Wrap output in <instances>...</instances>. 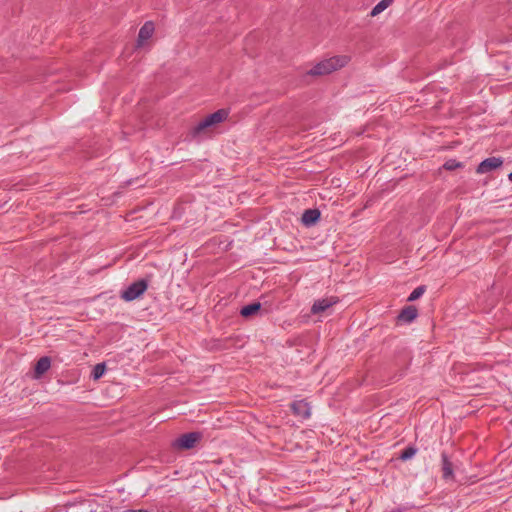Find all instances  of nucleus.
<instances>
[{
	"label": "nucleus",
	"mask_w": 512,
	"mask_h": 512,
	"mask_svg": "<svg viewBox=\"0 0 512 512\" xmlns=\"http://www.w3.org/2000/svg\"><path fill=\"white\" fill-rule=\"evenodd\" d=\"M260 308H261L260 303H252L250 305L244 306L241 309L240 314L243 317H251V316L255 315L260 310Z\"/></svg>",
	"instance_id": "f8f14e48"
},
{
	"label": "nucleus",
	"mask_w": 512,
	"mask_h": 512,
	"mask_svg": "<svg viewBox=\"0 0 512 512\" xmlns=\"http://www.w3.org/2000/svg\"><path fill=\"white\" fill-rule=\"evenodd\" d=\"M393 3V0H381L371 11L370 15L372 17H375L382 13L385 9H387L391 4Z\"/></svg>",
	"instance_id": "ddd939ff"
},
{
	"label": "nucleus",
	"mask_w": 512,
	"mask_h": 512,
	"mask_svg": "<svg viewBox=\"0 0 512 512\" xmlns=\"http://www.w3.org/2000/svg\"><path fill=\"white\" fill-rule=\"evenodd\" d=\"M320 218V212L317 209L306 210L302 215V222L305 225H311L318 221Z\"/></svg>",
	"instance_id": "9b49d317"
},
{
	"label": "nucleus",
	"mask_w": 512,
	"mask_h": 512,
	"mask_svg": "<svg viewBox=\"0 0 512 512\" xmlns=\"http://www.w3.org/2000/svg\"><path fill=\"white\" fill-rule=\"evenodd\" d=\"M229 110L219 109L216 112L207 115L191 128L190 133L193 137L211 133L218 125L228 119Z\"/></svg>",
	"instance_id": "f03ea898"
},
{
	"label": "nucleus",
	"mask_w": 512,
	"mask_h": 512,
	"mask_svg": "<svg viewBox=\"0 0 512 512\" xmlns=\"http://www.w3.org/2000/svg\"><path fill=\"white\" fill-rule=\"evenodd\" d=\"M291 409L296 416L308 418L311 415V408L308 402L304 400L294 401L291 404Z\"/></svg>",
	"instance_id": "1a4fd4ad"
},
{
	"label": "nucleus",
	"mask_w": 512,
	"mask_h": 512,
	"mask_svg": "<svg viewBox=\"0 0 512 512\" xmlns=\"http://www.w3.org/2000/svg\"><path fill=\"white\" fill-rule=\"evenodd\" d=\"M106 371V365L104 363H99L94 366L92 377L94 380L100 379Z\"/></svg>",
	"instance_id": "4468645a"
},
{
	"label": "nucleus",
	"mask_w": 512,
	"mask_h": 512,
	"mask_svg": "<svg viewBox=\"0 0 512 512\" xmlns=\"http://www.w3.org/2000/svg\"><path fill=\"white\" fill-rule=\"evenodd\" d=\"M351 60L349 54L332 55L314 63L305 75L312 78L328 76L348 66Z\"/></svg>",
	"instance_id": "f257e3e1"
},
{
	"label": "nucleus",
	"mask_w": 512,
	"mask_h": 512,
	"mask_svg": "<svg viewBox=\"0 0 512 512\" xmlns=\"http://www.w3.org/2000/svg\"><path fill=\"white\" fill-rule=\"evenodd\" d=\"M155 29L156 27L153 21L145 22L139 29V33L136 40V48L143 49L150 47L153 43Z\"/></svg>",
	"instance_id": "20e7f679"
},
{
	"label": "nucleus",
	"mask_w": 512,
	"mask_h": 512,
	"mask_svg": "<svg viewBox=\"0 0 512 512\" xmlns=\"http://www.w3.org/2000/svg\"><path fill=\"white\" fill-rule=\"evenodd\" d=\"M502 163L503 162L500 158H497V157L487 158L479 164V166L477 168V173L484 174V173L490 172L492 170L499 168L502 165Z\"/></svg>",
	"instance_id": "0eeeda50"
},
{
	"label": "nucleus",
	"mask_w": 512,
	"mask_h": 512,
	"mask_svg": "<svg viewBox=\"0 0 512 512\" xmlns=\"http://www.w3.org/2000/svg\"><path fill=\"white\" fill-rule=\"evenodd\" d=\"M416 454V449L413 448V447H409L407 449H405L403 451V453L401 454V459L402 460H407V459H410L411 457H413L414 455Z\"/></svg>",
	"instance_id": "a211bd4d"
},
{
	"label": "nucleus",
	"mask_w": 512,
	"mask_h": 512,
	"mask_svg": "<svg viewBox=\"0 0 512 512\" xmlns=\"http://www.w3.org/2000/svg\"><path fill=\"white\" fill-rule=\"evenodd\" d=\"M418 316V310L415 306L404 307L399 316L398 321L410 323Z\"/></svg>",
	"instance_id": "9d476101"
},
{
	"label": "nucleus",
	"mask_w": 512,
	"mask_h": 512,
	"mask_svg": "<svg viewBox=\"0 0 512 512\" xmlns=\"http://www.w3.org/2000/svg\"><path fill=\"white\" fill-rule=\"evenodd\" d=\"M510 181H512V172L508 175Z\"/></svg>",
	"instance_id": "6ab92c4d"
},
{
	"label": "nucleus",
	"mask_w": 512,
	"mask_h": 512,
	"mask_svg": "<svg viewBox=\"0 0 512 512\" xmlns=\"http://www.w3.org/2000/svg\"><path fill=\"white\" fill-rule=\"evenodd\" d=\"M443 475L445 478H449L453 476V468L452 463L447 460V458L443 459Z\"/></svg>",
	"instance_id": "dca6fc26"
},
{
	"label": "nucleus",
	"mask_w": 512,
	"mask_h": 512,
	"mask_svg": "<svg viewBox=\"0 0 512 512\" xmlns=\"http://www.w3.org/2000/svg\"><path fill=\"white\" fill-rule=\"evenodd\" d=\"M200 432L185 433L173 440L171 446L176 451L189 450L194 448L201 440Z\"/></svg>",
	"instance_id": "7ed1b4c3"
},
{
	"label": "nucleus",
	"mask_w": 512,
	"mask_h": 512,
	"mask_svg": "<svg viewBox=\"0 0 512 512\" xmlns=\"http://www.w3.org/2000/svg\"><path fill=\"white\" fill-rule=\"evenodd\" d=\"M424 292H425L424 286L417 287L416 289L413 290V292L408 297V301H414V300L418 299L419 297H421L424 294Z\"/></svg>",
	"instance_id": "f3484780"
},
{
	"label": "nucleus",
	"mask_w": 512,
	"mask_h": 512,
	"mask_svg": "<svg viewBox=\"0 0 512 512\" xmlns=\"http://www.w3.org/2000/svg\"><path fill=\"white\" fill-rule=\"evenodd\" d=\"M147 289L145 281H137L130 285L125 291L122 292L121 297L125 301H132L142 295Z\"/></svg>",
	"instance_id": "39448f33"
},
{
	"label": "nucleus",
	"mask_w": 512,
	"mask_h": 512,
	"mask_svg": "<svg viewBox=\"0 0 512 512\" xmlns=\"http://www.w3.org/2000/svg\"><path fill=\"white\" fill-rule=\"evenodd\" d=\"M338 301L339 299L334 296L316 300L311 307V313L315 315L321 314L338 303Z\"/></svg>",
	"instance_id": "423d86ee"
},
{
	"label": "nucleus",
	"mask_w": 512,
	"mask_h": 512,
	"mask_svg": "<svg viewBox=\"0 0 512 512\" xmlns=\"http://www.w3.org/2000/svg\"><path fill=\"white\" fill-rule=\"evenodd\" d=\"M51 368V358L41 357L34 366L33 378L40 379Z\"/></svg>",
	"instance_id": "6e6552de"
},
{
	"label": "nucleus",
	"mask_w": 512,
	"mask_h": 512,
	"mask_svg": "<svg viewBox=\"0 0 512 512\" xmlns=\"http://www.w3.org/2000/svg\"><path fill=\"white\" fill-rule=\"evenodd\" d=\"M462 166H463V164L461 162H459L455 159H450L444 163L443 168L445 170L452 171V170L462 168Z\"/></svg>",
	"instance_id": "2eb2a0df"
}]
</instances>
